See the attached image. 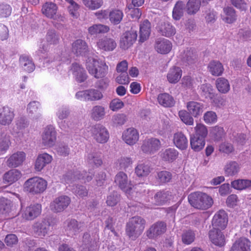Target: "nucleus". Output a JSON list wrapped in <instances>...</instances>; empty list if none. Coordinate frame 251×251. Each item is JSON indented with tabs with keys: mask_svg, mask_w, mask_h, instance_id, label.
Returning a JSON list of instances; mask_svg holds the SVG:
<instances>
[{
	"mask_svg": "<svg viewBox=\"0 0 251 251\" xmlns=\"http://www.w3.org/2000/svg\"><path fill=\"white\" fill-rule=\"evenodd\" d=\"M86 67L89 73L96 78L105 77L109 70L105 60L97 56L89 57L86 61Z\"/></svg>",
	"mask_w": 251,
	"mask_h": 251,
	"instance_id": "f257e3e1",
	"label": "nucleus"
},
{
	"mask_svg": "<svg viewBox=\"0 0 251 251\" xmlns=\"http://www.w3.org/2000/svg\"><path fill=\"white\" fill-rule=\"evenodd\" d=\"M190 204L194 207L202 210H206L211 207L213 204V200L208 194L195 192L191 193L188 197Z\"/></svg>",
	"mask_w": 251,
	"mask_h": 251,
	"instance_id": "f03ea898",
	"label": "nucleus"
},
{
	"mask_svg": "<svg viewBox=\"0 0 251 251\" xmlns=\"http://www.w3.org/2000/svg\"><path fill=\"white\" fill-rule=\"evenodd\" d=\"M48 182L43 178L34 176L27 179L23 185V190L33 195L42 194L47 189Z\"/></svg>",
	"mask_w": 251,
	"mask_h": 251,
	"instance_id": "7ed1b4c3",
	"label": "nucleus"
},
{
	"mask_svg": "<svg viewBox=\"0 0 251 251\" xmlns=\"http://www.w3.org/2000/svg\"><path fill=\"white\" fill-rule=\"evenodd\" d=\"M145 224V220L140 217L134 216L131 218L126 226L127 235L132 240H135L142 233Z\"/></svg>",
	"mask_w": 251,
	"mask_h": 251,
	"instance_id": "20e7f679",
	"label": "nucleus"
},
{
	"mask_svg": "<svg viewBox=\"0 0 251 251\" xmlns=\"http://www.w3.org/2000/svg\"><path fill=\"white\" fill-rule=\"evenodd\" d=\"M28 126V123L25 118H18L11 130V133L17 141L21 142L26 141L29 137Z\"/></svg>",
	"mask_w": 251,
	"mask_h": 251,
	"instance_id": "39448f33",
	"label": "nucleus"
},
{
	"mask_svg": "<svg viewBox=\"0 0 251 251\" xmlns=\"http://www.w3.org/2000/svg\"><path fill=\"white\" fill-rule=\"evenodd\" d=\"M115 182L123 191L129 199H133L134 190L139 187V185L133 186L128 179L126 174L123 172L118 173L115 176Z\"/></svg>",
	"mask_w": 251,
	"mask_h": 251,
	"instance_id": "423d86ee",
	"label": "nucleus"
},
{
	"mask_svg": "<svg viewBox=\"0 0 251 251\" xmlns=\"http://www.w3.org/2000/svg\"><path fill=\"white\" fill-rule=\"evenodd\" d=\"M94 176V172L91 170L88 172L83 171L80 172L77 171L73 174L68 173L63 178L64 181L67 184H71L77 180H80L82 182H88L90 181Z\"/></svg>",
	"mask_w": 251,
	"mask_h": 251,
	"instance_id": "0eeeda50",
	"label": "nucleus"
},
{
	"mask_svg": "<svg viewBox=\"0 0 251 251\" xmlns=\"http://www.w3.org/2000/svg\"><path fill=\"white\" fill-rule=\"evenodd\" d=\"M42 211L40 203H33L25 207L22 206L20 214L24 220L31 221L40 216Z\"/></svg>",
	"mask_w": 251,
	"mask_h": 251,
	"instance_id": "6e6552de",
	"label": "nucleus"
},
{
	"mask_svg": "<svg viewBox=\"0 0 251 251\" xmlns=\"http://www.w3.org/2000/svg\"><path fill=\"white\" fill-rule=\"evenodd\" d=\"M57 133L52 126H48L44 128L41 134V143L46 148L53 146L56 141Z\"/></svg>",
	"mask_w": 251,
	"mask_h": 251,
	"instance_id": "1a4fd4ad",
	"label": "nucleus"
},
{
	"mask_svg": "<svg viewBox=\"0 0 251 251\" xmlns=\"http://www.w3.org/2000/svg\"><path fill=\"white\" fill-rule=\"evenodd\" d=\"M91 134L94 139L99 143H106L109 138L107 129L103 125L97 124L92 127Z\"/></svg>",
	"mask_w": 251,
	"mask_h": 251,
	"instance_id": "9d476101",
	"label": "nucleus"
},
{
	"mask_svg": "<svg viewBox=\"0 0 251 251\" xmlns=\"http://www.w3.org/2000/svg\"><path fill=\"white\" fill-rule=\"evenodd\" d=\"M137 37V32L133 29L123 33L120 39L119 46L120 48L124 50L128 49L135 42Z\"/></svg>",
	"mask_w": 251,
	"mask_h": 251,
	"instance_id": "9b49d317",
	"label": "nucleus"
},
{
	"mask_svg": "<svg viewBox=\"0 0 251 251\" xmlns=\"http://www.w3.org/2000/svg\"><path fill=\"white\" fill-rule=\"evenodd\" d=\"M50 226V224L48 220H39L32 225L31 232L35 236L43 238L48 234Z\"/></svg>",
	"mask_w": 251,
	"mask_h": 251,
	"instance_id": "f8f14e48",
	"label": "nucleus"
},
{
	"mask_svg": "<svg viewBox=\"0 0 251 251\" xmlns=\"http://www.w3.org/2000/svg\"><path fill=\"white\" fill-rule=\"evenodd\" d=\"M228 217L226 212L224 210H220L214 215L212 221V229L218 230L224 229L227 226Z\"/></svg>",
	"mask_w": 251,
	"mask_h": 251,
	"instance_id": "ddd939ff",
	"label": "nucleus"
},
{
	"mask_svg": "<svg viewBox=\"0 0 251 251\" xmlns=\"http://www.w3.org/2000/svg\"><path fill=\"white\" fill-rule=\"evenodd\" d=\"M71 200L69 197L62 195L54 199L50 203V208L54 212H61L68 206Z\"/></svg>",
	"mask_w": 251,
	"mask_h": 251,
	"instance_id": "4468645a",
	"label": "nucleus"
},
{
	"mask_svg": "<svg viewBox=\"0 0 251 251\" xmlns=\"http://www.w3.org/2000/svg\"><path fill=\"white\" fill-rule=\"evenodd\" d=\"M160 147L161 142L159 139L151 138L143 141L141 148L144 153L151 154L158 151Z\"/></svg>",
	"mask_w": 251,
	"mask_h": 251,
	"instance_id": "2eb2a0df",
	"label": "nucleus"
},
{
	"mask_svg": "<svg viewBox=\"0 0 251 251\" xmlns=\"http://www.w3.org/2000/svg\"><path fill=\"white\" fill-rule=\"evenodd\" d=\"M57 6L55 3L46 2L43 5L42 11L43 14L48 18L63 22L64 20V17L57 14Z\"/></svg>",
	"mask_w": 251,
	"mask_h": 251,
	"instance_id": "dca6fc26",
	"label": "nucleus"
},
{
	"mask_svg": "<svg viewBox=\"0 0 251 251\" xmlns=\"http://www.w3.org/2000/svg\"><path fill=\"white\" fill-rule=\"evenodd\" d=\"M122 137L126 144L132 146L138 141L139 133L135 128L130 127L123 131Z\"/></svg>",
	"mask_w": 251,
	"mask_h": 251,
	"instance_id": "f3484780",
	"label": "nucleus"
},
{
	"mask_svg": "<svg viewBox=\"0 0 251 251\" xmlns=\"http://www.w3.org/2000/svg\"><path fill=\"white\" fill-rule=\"evenodd\" d=\"M173 44L171 41L165 38H159L156 40L154 44V49L161 54H167L172 50Z\"/></svg>",
	"mask_w": 251,
	"mask_h": 251,
	"instance_id": "a211bd4d",
	"label": "nucleus"
},
{
	"mask_svg": "<svg viewBox=\"0 0 251 251\" xmlns=\"http://www.w3.org/2000/svg\"><path fill=\"white\" fill-rule=\"evenodd\" d=\"M26 158V154L23 151H18L13 153L7 160L9 167L16 168L22 165Z\"/></svg>",
	"mask_w": 251,
	"mask_h": 251,
	"instance_id": "6ab92c4d",
	"label": "nucleus"
},
{
	"mask_svg": "<svg viewBox=\"0 0 251 251\" xmlns=\"http://www.w3.org/2000/svg\"><path fill=\"white\" fill-rule=\"evenodd\" d=\"M166 230V225L162 222H157L152 225L147 231V236L151 239L156 238L163 234Z\"/></svg>",
	"mask_w": 251,
	"mask_h": 251,
	"instance_id": "aec40b11",
	"label": "nucleus"
},
{
	"mask_svg": "<svg viewBox=\"0 0 251 251\" xmlns=\"http://www.w3.org/2000/svg\"><path fill=\"white\" fill-rule=\"evenodd\" d=\"M15 116L14 111L9 107L4 106L0 109V124L8 126L12 122Z\"/></svg>",
	"mask_w": 251,
	"mask_h": 251,
	"instance_id": "412c9836",
	"label": "nucleus"
},
{
	"mask_svg": "<svg viewBox=\"0 0 251 251\" xmlns=\"http://www.w3.org/2000/svg\"><path fill=\"white\" fill-rule=\"evenodd\" d=\"M186 108L191 115L197 118L202 114L203 111L204 105L201 102L191 100L187 103Z\"/></svg>",
	"mask_w": 251,
	"mask_h": 251,
	"instance_id": "4be33fe9",
	"label": "nucleus"
},
{
	"mask_svg": "<svg viewBox=\"0 0 251 251\" xmlns=\"http://www.w3.org/2000/svg\"><path fill=\"white\" fill-rule=\"evenodd\" d=\"M52 156L47 153H43L39 154L35 161L34 168L36 171L40 172L47 165L51 162Z\"/></svg>",
	"mask_w": 251,
	"mask_h": 251,
	"instance_id": "5701e85b",
	"label": "nucleus"
},
{
	"mask_svg": "<svg viewBox=\"0 0 251 251\" xmlns=\"http://www.w3.org/2000/svg\"><path fill=\"white\" fill-rule=\"evenodd\" d=\"M251 242L247 238L241 237L233 244L230 251H250Z\"/></svg>",
	"mask_w": 251,
	"mask_h": 251,
	"instance_id": "b1692460",
	"label": "nucleus"
},
{
	"mask_svg": "<svg viewBox=\"0 0 251 251\" xmlns=\"http://www.w3.org/2000/svg\"><path fill=\"white\" fill-rule=\"evenodd\" d=\"M182 71L181 69L177 66L171 67L167 74V79L171 84L177 83L181 78Z\"/></svg>",
	"mask_w": 251,
	"mask_h": 251,
	"instance_id": "393cba45",
	"label": "nucleus"
},
{
	"mask_svg": "<svg viewBox=\"0 0 251 251\" xmlns=\"http://www.w3.org/2000/svg\"><path fill=\"white\" fill-rule=\"evenodd\" d=\"M97 45L100 50L106 51H110L116 48L117 44L113 39L105 37L99 39Z\"/></svg>",
	"mask_w": 251,
	"mask_h": 251,
	"instance_id": "a878e982",
	"label": "nucleus"
},
{
	"mask_svg": "<svg viewBox=\"0 0 251 251\" xmlns=\"http://www.w3.org/2000/svg\"><path fill=\"white\" fill-rule=\"evenodd\" d=\"M209 237L213 244L218 246L225 244V237L221 230L212 229L209 231Z\"/></svg>",
	"mask_w": 251,
	"mask_h": 251,
	"instance_id": "bb28decb",
	"label": "nucleus"
},
{
	"mask_svg": "<svg viewBox=\"0 0 251 251\" xmlns=\"http://www.w3.org/2000/svg\"><path fill=\"white\" fill-rule=\"evenodd\" d=\"M71 71L75 80L78 82L84 81L87 77L84 68L76 63L72 64Z\"/></svg>",
	"mask_w": 251,
	"mask_h": 251,
	"instance_id": "cd10ccee",
	"label": "nucleus"
},
{
	"mask_svg": "<svg viewBox=\"0 0 251 251\" xmlns=\"http://www.w3.org/2000/svg\"><path fill=\"white\" fill-rule=\"evenodd\" d=\"M72 51L76 56L85 55L88 51V47L86 42L78 39L72 44Z\"/></svg>",
	"mask_w": 251,
	"mask_h": 251,
	"instance_id": "c85d7f7f",
	"label": "nucleus"
},
{
	"mask_svg": "<svg viewBox=\"0 0 251 251\" xmlns=\"http://www.w3.org/2000/svg\"><path fill=\"white\" fill-rule=\"evenodd\" d=\"M67 225L66 230L71 234L76 235L82 230L84 224L78 222L75 219L66 221Z\"/></svg>",
	"mask_w": 251,
	"mask_h": 251,
	"instance_id": "c756f323",
	"label": "nucleus"
},
{
	"mask_svg": "<svg viewBox=\"0 0 251 251\" xmlns=\"http://www.w3.org/2000/svg\"><path fill=\"white\" fill-rule=\"evenodd\" d=\"M152 168L150 164L146 161H139L135 168V173L139 177L148 176L151 172Z\"/></svg>",
	"mask_w": 251,
	"mask_h": 251,
	"instance_id": "7c9ffc66",
	"label": "nucleus"
},
{
	"mask_svg": "<svg viewBox=\"0 0 251 251\" xmlns=\"http://www.w3.org/2000/svg\"><path fill=\"white\" fill-rule=\"evenodd\" d=\"M173 142L175 145L181 150L186 149L188 141L186 136L181 132H177L174 134Z\"/></svg>",
	"mask_w": 251,
	"mask_h": 251,
	"instance_id": "2f4dec72",
	"label": "nucleus"
},
{
	"mask_svg": "<svg viewBox=\"0 0 251 251\" xmlns=\"http://www.w3.org/2000/svg\"><path fill=\"white\" fill-rule=\"evenodd\" d=\"M179 58L188 64H191L195 62L196 55L191 49L186 48L179 51Z\"/></svg>",
	"mask_w": 251,
	"mask_h": 251,
	"instance_id": "473e14b6",
	"label": "nucleus"
},
{
	"mask_svg": "<svg viewBox=\"0 0 251 251\" xmlns=\"http://www.w3.org/2000/svg\"><path fill=\"white\" fill-rule=\"evenodd\" d=\"M157 28L162 35L167 37H170L176 33L175 28L168 22L159 24Z\"/></svg>",
	"mask_w": 251,
	"mask_h": 251,
	"instance_id": "72a5a7b5",
	"label": "nucleus"
},
{
	"mask_svg": "<svg viewBox=\"0 0 251 251\" xmlns=\"http://www.w3.org/2000/svg\"><path fill=\"white\" fill-rule=\"evenodd\" d=\"M178 155V152L174 148H168L162 150L160 152V157L164 161L172 162L175 160Z\"/></svg>",
	"mask_w": 251,
	"mask_h": 251,
	"instance_id": "f704fd0d",
	"label": "nucleus"
},
{
	"mask_svg": "<svg viewBox=\"0 0 251 251\" xmlns=\"http://www.w3.org/2000/svg\"><path fill=\"white\" fill-rule=\"evenodd\" d=\"M240 168V165L238 163L234 161H230L227 162L225 166L224 171L226 176H234L238 174Z\"/></svg>",
	"mask_w": 251,
	"mask_h": 251,
	"instance_id": "c9c22d12",
	"label": "nucleus"
},
{
	"mask_svg": "<svg viewBox=\"0 0 251 251\" xmlns=\"http://www.w3.org/2000/svg\"><path fill=\"white\" fill-rule=\"evenodd\" d=\"M207 69L212 75L217 76L221 75L224 70L222 64L219 61L215 60L209 62Z\"/></svg>",
	"mask_w": 251,
	"mask_h": 251,
	"instance_id": "e433bc0d",
	"label": "nucleus"
},
{
	"mask_svg": "<svg viewBox=\"0 0 251 251\" xmlns=\"http://www.w3.org/2000/svg\"><path fill=\"white\" fill-rule=\"evenodd\" d=\"M151 24L146 20L143 22L140 26V42H144L147 40L151 33Z\"/></svg>",
	"mask_w": 251,
	"mask_h": 251,
	"instance_id": "4c0bfd02",
	"label": "nucleus"
},
{
	"mask_svg": "<svg viewBox=\"0 0 251 251\" xmlns=\"http://www.w3.org/2000/svg\"><path fill=\"white\" fill-rule=\"evenodd\" d=\"M106 114L105 108L101 105L94 106L90 112L91 118L95 121L103 119Z\"/></svg>",
	"mask_w": 251,
	"mask_h": 251,
	"instance_id": "58836bf2",
	"label": "nucleus"
},
{
	"mask_svg": "<svg viewBox=\"0 0 251 251\" xmlns=\"http://www.w3.org/2000/svg\"><path fill=\"white\" fill-rule=\"evenodd\" d=\"M199 92L201 96L210 100L211 99H213L215 96V93L213 87L209 83L201 85L200 87Z\"/></svg>",
	"mask_w": 251,
	"mask_h": 251,
	"instance_id": "ea45409f",
	"label": "nucleus"
},
{
	"mask_svg": "<svg viewBox=\"0 0 251 251\" xmlns=\"http://www.w3.org/2000/svg\"><path fill=\"white\" fill-rule=\"evenodd\" d=\"M159 103L165 107H170L174 105L175 101L173 97L168 93L160 94L157 97Z\"/></svg>",
	"mask_w": 251,
	"mask_h": 251,
	"instance_id": "a19ab883",
	"label": "nucleus"
},
{
	"mask_svg": "<svg viewBox=\"0 0 251 251\" xmlns=\"http://www.w3.org/2000/svg\"><path fill=\"white\" fill-rule=\"evenodd\" d=\"M20 64L23 69L27 72H32L35 69V65L31 58L25 55L21 56Z\"/></svg>",
	"mask_w": 251,
	"mask_h": 251,
	"instance_id": "79ce46f5",
	"label": "nucleus"
},
{
	"mask_svg": "<svg viewBox=\"0 0 251 251\" xmlns=\"http://www.w3.org/2000/svg\"><path fill=\"white\" fill-rule=\"evenodd\" d=\"M205 139L197 136L191 135L190 145L192 150L195 151H201L205 146Z\"/></svg>",
	"mask_w": 251,
	"mask_h": 251,
	"instance_id": "37998d69",
	"label": "nucleus"
},
{
	"mask_svg": "<svg viewBox=\"0 0 251 251\" xmlns=\"http://www.w3.org/2000/svg\"><path fill=\"white\" fill-rule=\"evenodd\" d=\"M216 86L218 91L222 94L227 93L230 88L228 80L224 77H220L217 79Z\"/></svg>",
	"mask_w": 251,
	"mask_h": 251,
	"instance_id": "c03bdc74",
	"label": "nucleus"
},
{
	"mask_svg": "<svg viewBox=\"0 0 251 251\" xmlns=\"http://www.w3.org/2000/svg\"><path fill=\"white\" fill-rule=\"evenodd\" d=\"M27 111L33 118L37 119L41 115L40 104L39 102L33 101L27 105Z\"/></svg>",
	"mask_w": 251,
	"mask_h": 251,
	"instance_id": "a18cd8bd",
	"label": "nucleus"
},
{
	"mask_svg": "<svg viewBox=\"0 0 251 251\" xmlns=\"http://www.w3.org/2000/svg\"><path fill=\"white\" fill-rule=\"evenodd\" d=\"M21 176L20 171L16 169H13L4 174L3 180L5 182L12 184L20 179Z\"/></svg>",
	"mask_w": 251,
	"mask_h": 251,
	"instance_id": "49530a36",
	"label": "nucleus"
},
{
	"mask_svg": "<svg viewBox=\"0 0 251 251\" xmlns=\"http://www.w3.org/2000/svg\"><path fill=\"white\" fill-rule=\"evenodd\" d=\"M109 19L110 22L114 25H118L122 21L124 14L122 10L113 9L109 11Z\"/></svg>",
	"mask_w": 251,
	"mask_h": 251,
	"instance_id": "de8ad7c7",
	"label": "nucleus"
},
{
	"mask_svg": "<svg viewBox=\"0 0 251 251\" xmlns=\"http://www.w3.org/2000/svg\"><path fill=\"white\" fill-rule=\"evenodd\" d=\"M225 15L223 20L227 24H232L236 20V15L235 10L231 7H225L223 9Z\"/></svg>",
	"mask_w": 251,
	"mask_h": 251,
	"instance_id": "09e8293b",
	"label": "nucleus"
},
{
	"mask_svg": "<svg viewBox=\"0 0 251 251\" xmlns=\"http://www.w3.org/2000/svg\"><path fill=\"white\" fill-rule=\"evenodd\" d=\"M231 185L235 189L242 190L251 186V180L249 179H238L232 181Z\"/></svg>",
	"mask_w": 251,
	"mask_h": 251,
	"instance_id": "8fccbe9b",
	"label": "nucleus"
},
{
	"mask_svg": "<svg viewBox=\"0 0 251 251\" xmlns=\"http://www.w3.org/2000/svg\"><path fill=\"white\" fill-rule=\"evenodd\" d=\"M86 161L89 165L94 167H98L102 163L100 156L95 152L88 154L86 157Z\"/></svg>",
	"mask_w": 251,
	"mask_h": 251,
	"instance_id": "3c124183",
	"label": "nucleus"
},
{
	"mask_svg": "<svg viewBox=\"0 0 251 251\" xmlns=\"http://www.w3.org/2000/svg\"><path fill=\"white\" fill-rule=\"evenodd\" d=\"M11 144L10 137L6 133L1 132L0 133V151H7Z\"/></svg>",
	"mask_w": 251,
	"mask_h": 251,
	"instance_id": "603ef678",
	"label": "nucleus"
},
{
	"mask_svg": "<svg viewBox=\"0 0 251 251\" xmlns=\"http://www.w3.org/2000/svg\"><path fill=\"white\" fill-rule=\"evenodd\" d=\"M200 6L199 0H189L186 5V10L189 15H194L199 10Z\"/></svg>",
	"mask_w": 251,
	"mask_h": 251,
	"instance_id": "864d4df0",
	"label": "nucleus"
},
{
	"mask_svg": "<svg viewBox=\"0 0 251 251\" xmlns=\"http://www.w3.org/2000/svg\"><path fill=\"white\" fill-rule=\"evenodd\" d=\"M88 30L89 33L93 35L98 33H106L109 30V27L107 25L102 24H95L90 26Z\"/></svg>",
	"mask_w": 251,
	"mask_h": 251,
	"instance_id": "5fc2aeb1",
	"label": "nucleus"
},
{
	"mask_svg": "<svg viewBox=\"0 0 251 251\" xmlns=\"http://www.w3.org/2000/svg\"><path fill=\"white\" fill-rule=\"evenodd\" d=\"M170 197L169 191H160L156 193L154 199L157 205H162L170 199Z\"/></svg>",
	"mask_w": 251,
	"mask_h": 251,
	"instance_id": "6e6d98bb",
	"label": "nucleus"
},
{
	"mask_svg": "<svg viewBox=\"0 0 251 251\" xmlns=\"http://www.w3.org/2000/svg\"><path fill=\"white\" fill-rule=\"evenodd\" d=\"M68 3V10L69 14L74 18L77 19L79 16V5L73 0H65Z\"/></svg>",
	"mask_w": 251,
	"mask_h": 251,
	"instance_id": "4d7b16f0",
	"label": "nucleus"
},
{
	"mask_svg": "<svg viewBox=\"0 0 251 251\" xmlns=\"http://www.w3.org/2000/svg\"><path fill=\"white\" fill-rule=\"evenodd\" d=\"M87 100L97 101L103 98V94L100 90L95 89H87Z\"/></svg>",
	"mask_w": 251,
	"mask_h": 251,
	"instance_id": "13d9d810",
	"label": "nucleus"
},
{
	"mask_svg": "<svg viewBox=\"0 0 251 251\" xmlns=\"http://www.w3.org/2000/svg\"><path fill=\"white\" fill-rule=\"evenodd\" d=\"M184 4L182 1L176 3L173 11V17L176 20H178L182 16Z\"/></svg>",
	"mask_w": 251,
	"mask_h": 251,
	"instance_id": "bf43d9fd",
	"label": "nucleus"
},
{
	"mask_svg": "<svg viewBox=\"0 0 251 251\" xmlns=\"http://www.w3.org/2000/svg\"><path fill=\"white\" fill-rule=\"evenodd\" d=\"M83 4L89 9L95 10L103 5L102 0H82Z\"/></svg>",
	"mask_w": 251,
	"mask_h": 251,
	"instance_id": "052dcab7",
	"label": "nucleus"
},
{
	"mask_svg": "<svg viewBox=\"0 0 251 251\" xmlns=\"http://www.w3.org/2000/svg\"><path fill=\"white\" fill-rule=\"evenodd\" d=\"M195 134L194 136H197L199 137H202L203 139L206 137L208 134V130L205 125L201 123L197 124L194 128Z\"/></svg>",
	"mask_w": 251,
	"mask_h": 251,
	"instance_id": "680f3d73",
	"label": "nucleus"
},
{
	"mask_svg": "<svg viewBox=\"0 0 251 251\" xmlns=\"http://www.w3.org/2000/svg\"><path fill=\"white\" fill-rule=\"evenodd\" d=\"M180 120L186 125L192 126L194 124V119L192 115L185 110H180L178 112Z\"/></svg>",
	"mask_w": 251,
	"mask_h": 251,
	"instance_id": "e2e57ef3",
	"label": "nucleus"
},
{
	"mask_svg": "<svg viewBox=\"0 0 251 251\" xmlns=\"http://www.w3.org/2000/svg\"><path fill=\"white\" fill-rule=\"evenodd\" d=\"M133 162L132 159L129 156H121L117 162V165L121 169H126L130 166Z\"/></svg>",
	"mask_w": 251,
	"mask_h": 251,
	"instance_id": "0e129e2a",
	"label": "nucleus"
},
{
	"mask_svg": "<svg viewBox=\"0 0 251 251\" xmlns=\"http://www.w3.org/2000/svg\"><path fill=\"white\" fill-rule=\"evenodd\" d=\"M203 120L207 125H212L217 122V115L213 111L206 112L203 116Z\"/></svg>",
	"mask_w": 251,
	"mask_h": 251,
	"instance_id": "69168bd1",
	"label": "nucleus"
},
{
	"mask_svg": "<svg viewBox=\"0 0 251 251\" xmlns=\"http://www.w3.org/2000/svg\"><path fill=\"white\" fill-rule=\"evenodd\" d=\"M195 238V234L191 230H187L182 235V240L184 244L190 245L194 242Z\"/></svg>",
	"mask_w": 251,
	"mask_h": 251,
	"instance_id": "338daca9",
	"label": "nucleus"
},
{
	"mask_svg": "<svg viewBox=\"0 0 251 251\" xmlns=\"http://www.w3.org/2000/svg\"><path fill=\"white\" fill-rule=\"evenodd\" d=\"M181 84L185 90H190L194 87V80L190 75H185L181 79Z\"/></svg>",
	"mask_w": 251,
	"mask_h": 251,
	"instance_id": "774afa93",
	"label": "nucleus"
}]
</instances>
